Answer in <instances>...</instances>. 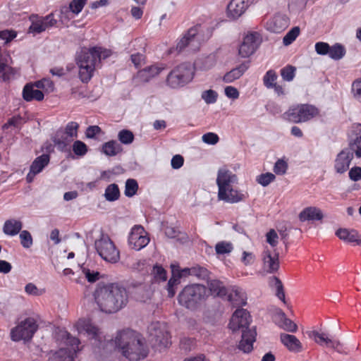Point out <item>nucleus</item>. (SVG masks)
<instances>
[{
    "instance_id": "obj_27",
    "label": "nucleus",
    "mask_w": 361,
    "mask_h": 361,
    "mask_svg": "<svg viewBox=\"0 0 361 361\" xmlns=\"http://www.w3.org/2000/svg\"><path fill=\"white\" fill-rule=\"evenodd\" d=\"M256 335L255 329L243 331L242 338L238 345V349L245 353H250L253 349V343L255 341Z\"/></svg>"
},
{
    "instance_id": "obj_63",
    "label": "nucleus",
    "mask_w": 361,
    "mask_h": 361,
    "mask_svg": "<svg viewBox=\"0 0 361 361\" xmlns=\"http://www.w3.org/2000/svg\"><path fill=\"white\" fill-rule=\"evenodd\" d=\"M348 176H349V178L354 182L360 180H361V167L353 166L350 169H349Z\"/></svg>"
},
{
    "instance_id": "obj_17",
    "label": "nucleus",
    "mask_w": 361,
    "mask_h": 361,
    "mask_svg": "<svg viewBox=\"0 0 361 361\" xmlns=\"http://www.w3.org/2000/svg\"><path fill=\"white\" fill-rule=\"evenodd\" d=\"M307 334L312 338L317 344L331 348L336 351L342 352V344L338 340L329 338L325 334L317 331H307Z\"/></svg>"
},
{
    "instance_id": "obj_35",
    "label": "nucleus",
    "mask_w": 361,
    "mask_h": 361,
    "mask_svg": "<svg viewBox=\"0 0 361 361\" xmlns=\"http://www.w3.org/2000/svg\"><path fill=\"white\" fill-rule=\"evenodd\" d=\"M23 97L27 102L32 100L42 101L44 99V93L39 90H35L34 85L27 84L23 90Z\"/></svg>"
},
{
    "instance_id": "obj_60",
    "label": "nucleus",
    "mask_w": 361,
    "mask_h": 361,
    "mask_svg": "<svg viewBox=\"0 0 361 361\" xmlns=\"http://www.w3.org/2000/svg\"><path fill=\"white\" fill-rule=\"evenodd\" d=\"M219 140V136L214 133H207L202 136V142L208 145H215Z\"/></svg>"
},
{
    "instance_id": "obj_54",
    "label": "nucleus",
    "mask_w": 361,
    "mask_h": 361,
    "mask_svg": "<svg viewBox=\"0 0 361 361\" xmlns=\"http://www.w3.org/2000/svg\"><path fill=\"white\" fill-rule=\"evenodd\" d=\"M216 63L214 55H209L202 59L200 68L202 71H208L212 68Z\"/></svg>"
},
{
    "instance_id": "obj_51",
    "label": "nucleus",
    "mask_w": 361,
    "mask_h": 361,
    "mask_svg": "<svg viewBox=\"0 0 361 361\" xmlns=\"http://www.w3.org/2000/svg\"><path fill=\"white\" fill-rule=\"evenodd\" d=\"M218 97V94L213 90H204L201 94V98L207 104H214Z\"/></svg>"
},
{
    "instance_id": "obj_25",
    "label": "nucleus",
    "mask_w": 361,
    "mask_h": 361,
    "mask_svg": "<svg viewBox=\"0 0 361 361\" xmlns=\"http://www.w3.org/2000/svg\"><path fill=\"white\" fill-rule=\"evenodd\" d=\"M197 27H192L188 30L187 33L178 42L176 49L181 51L187 46L191 47L195 49L197 47Z\"/></svg>"
},
{
    "instance_id": "obj_1",
    "label": "nucleus",
    "mask_w": 361,
    "mask_h": 361,
    "mask_svg": "<svg viewBox=\"0 0 361 361\" xmlns=\"http://www.w3.org/2000/svg\"><path fill=\"white\" fill-rule=\"evenodd\" d=\"M92 295V307L109 314L118 312L128 302L126 288L117 284L106 283L104 281L96 283Z\"/></svg>"
},
{
    "instance_id": "obj_43",
    "label": "nucleus",
    "mask_w": 361,
    "mask_h": 361,
    "mask_svg": "<svg viewBox=\"0 0 361 361\" xmlns=\"http://www.w3.org/2000/svg\"><path fill=\"white\" fill-rule=\"evenodd\" d=\"M75 327L80 336H89L90 335V319H80L75 324Z\"/></svg>"
},
{
    "instance_id": "obj_32",
    "label": "nucleus",
    "mask_w": 361,
    "mask_h": 361,
    "mask_svg": "<svg viewBox=\"0 0 361 361\" xmlns=\"http://www.w3.org/2000/svg\"><path fill=\"white\" fill-rule=\"evenodd\" d=\"M336 235L342 240L350 243L361 244V235L355 230H349L347 228H340L336 233Z\"/></svg>"
},
{
    "instance_id": "obj_37",
    "label": "nucleus",
    "mask_w": 361,
    "mask_h": 361,
    "mask_svg": "<svg viewBox=\"0 0 361 361\" xmlns=\"http://www.w3.org/2000/svg\"><path fill=\"white\" fill-rule=\"evenodd\" d=\"M122 151L121 145L115 140L105 142L102 145V152L109 157L116 156Z\"/></svg>"
},
{
    "instance_id": "obj_64",
    "label": "nucleus",
    "mask_w": 361,
    "mask_h": 361,
    "mask_svg": "<svg viewBox=\"0 0 361 361\" xmlns=\"http://www.w3.org/2000/svg\"><path fill=\"white\" fill-rule=\"evenodd\" d=\"M352 92L355 98L361 102V79H357L353 82Z\"/></svg>"
},
{
    "instance_id": "obj_30",
    "label": "nucleus",
    "mask_w": 361,
    "mask_h": 361,
    "mask_svg": "<svg viewBox=\"0 0 361 361\" xmlns=\"http://www.w3.org/2000/svg\"><path fill=\"white\" fill-rule=\"evenodd\" d=\"M92 345H94V353H100L105 348V336L103 332L97 326L92 325Z\"/></svg>"
},
{
    "instance_id": "obj_10",
    "label": "nucleus",
    "mask_w": 361,
    "mask_h": 361,
    "mask_svg": "<svg viewBox=\"0 0 361 361\" xmlns=\"http://www.w3.org/2000/svg\"><path fill=\"white\" fill-rule=\"evenodd\" d=\"M150 239L148 233L140 225L133 226L128 234V245L130 248L139 251L145 247Z\"/></svg>"
},
{
    "instance_id": "obj_12",
    "label": "nucleus",
    "mask_w": 361,
    "mask_h": 361,
    "mask_svg": "<svg viewBox=\"0 0 361 361\" xmlns=\"http://www.w3.org/2000/svg\"><path fill=\"white\" fill-rule=\"evenodd\" d=\"M90 48L82 47L76 56V63L79 68V78L82 82L90 80Z\"/></svg>"
},
{
    "instance_id": "obj_24",
    "label": "nucleus",
    "mask_w": 361,
    "mask_h": 361,
    "mask_svg": "<svg viewBox=\"0 0 361 361\" xmlns=\"http://www.w3.org/2000/svg\"><path fill=\"white\" fill-rule=\"evenodd\" d=\"M289 25L288 18L283 14H276L267 23V29L274 33L284 31Z\"/></svg>"
},
{
    "instance_id": "obj_50",
    "label": "nucleus",
    "mask_w": 361,
    "mask_h": 361,
    "mask_svg": "<svg viewBox=\"0 0 361 361\" xmlns=\"http://www.w3.org/2000/svg\"><path fill=\"white\" fill-rule=\"evenodd\" d=\"M35 85L37 88L43 89L47 92H52L54 90V84L49 78H43L37 81Z\"/></svg>"
},
{
    "instance_id": "obj_40",
    "label": "nucleus",
    "mask_w": 361,
    "mask_h": 361,
    "mask_svg": "<svg viewBox=\"0 0 361 361\" xmlns=\"http://www.w3.org/2000/svg\"><path fill=\"white\" fill-rule=\"evenodd\" d=\"M104 196L109 202H114L118 200L120 197L118 186L115 183L109 185L105 189Z\"/></svg>"
},
{
    "instance_id": "obj_39",
    "label": "nucleus",
    "mask_w": 361,
    "mask_h": 361,
    "mask_svg": "<svg viewBox=\"0 0 361 361\" xmlns=\"http://www.w3.org/2000/svg\"><path fill=\"white\" fill-rule=\"evenodd\" d=\"M209 288L213 295L217 296H224L227 293V290L223 283L219 280H211L209 282Z\"/></svg>"
},
{
    "instance_id": "obj_62",
    "label": "nucleus",
    "mask_w": 361,
    "mask_h": 361,
    "mask_svg": "<svg viewBox=\"0 0 361 361\" xmlns=\"http://www.w3.org/2000/svg\"><path fill=\"white\" fill-rule=\"evenodd\" d=\"M314 48L319 55H326L329 52L330 46L326 42H319L315 44Z\"/></svg>"
},
{
    "instance_id": "obj_7",
    "label": "nucleus",
    "mask_w": 361,
    "mask_h": 361,
    "mask_svg": "<svg viewBox=\"0 0 361 361\" xmlns=\"http://www.w3.org/2000/svg\"><path fill=\"white\" fill-rule=\"evenodd\" d=\"M149 342L152 348L161 350L171 345L170 335L166 324L156 322L148 326Z\"/></svg>"
},
{
    "instance_id": "obj_2",
    "label": "nucleus",
    "mask_w": 361,
    "mask_h": 361,
    "mask_svg": "<svg viewBox=\"0 0 361 361\" xmlns=\"http://www.w3.org/2000/svg\"><path fill=\"white\" fill-rule=\"evenodd\" d=\"M113 341L116 349L130 361L143 360L149 354V348L145 338L135 331H120Z\"/></svg>"
},
{
    "instance_id": "obj_13",
    "label": "nucleus",
    "mask_w": 361,
    "mask_h": 361,
    "mask_svg": "<svg viewBox=\"0 0 361 361\" xmlns=\"http://www.w3.org/2000/svg\"><path fill=\"white\" fill-rule=\"evenodd\" d=\"M354 155L351 149L344 148L338 152L333 162V169L336 174L345 173L350 169Z\"/></svg>"
},
{
    "instance_id": "obj_49",
    "label": "nucleus",
    "mask_w": 361,
    "mask_h": 361,
    "mask_svg": "<svg viewBox=\"0 0 361 361\" xmlns=\"http://www.w3.org/2000/svg\"><path fill=\"white\" fill-rule=\"evenodd\" d=\"M276 176L274 173L267 172L259 175L256 178V181L263 187H266L273 182Z\"/></svg>"
},
{
    "instance_id": "obj_19",
    "label": "nucleus",
    "mask_w": 361,
    "mask_h": 361,
    "mask_svg": "<svg viewBox=\"0 0 361 361\" xmlns=\"http://www.w3.org/2000/svg\"><path fill=\"white\" fill-rule=\"evenodd\" d=\"M279 268V254L269 249L264 251L262 255V269L266 273L274 274Z\"/></svg>"
},
{
    "instance_id": "obj_22",
    "label": "nucleus",
    "mask_w": 361,
    "mask_h": 361,
    "mask_svg": "<svg viewBox=\"0 0 361 361\" xmlns=\"http://www.w3.org/2000/svg\"><path fill=\"white\" fill-rule=\"evenodd\" d=\"M166 69L164 64H154L139 71L135 76L136 79L142 82H147L154 77L159 75Z\"/></svg>"
},
{
    "instance_id": "obj_9",
    "label": "nucleus",
    "mask_w": 361,
    "mask_h": 361,
    "mask_svg": "<svg viewBox=\"0 0 361 361\" xmlns=\"http://www.w3.org/2000/svg\"><path fill=\"white\" fill-rule=\"evenodd\" d=\"M38 329L35 319L27 317L11 331V338L13 341H30Z\"/></svg>"
},
{
    "instance_id": "obj_15",
    "label": "nucleus",
    "mask_w": 361,
    "mask_h": 361,
    "mask_svg": "<svg viewBox=\"0 0 361 361\" xmlns=\"http://www.w3.org/2000/svg\"><path fill=\"white\" fill-rule=\"evenodd\" d=\"M250 323V317L249 312L244 309L236 310L232 315L229 323V328L235 331L241 329L247 331Z\"/></svg>"
},
{
    "instance_id": "obj_5",
    "label": "nucleus",
    "mask_w": 361,
    "mask_h": 361,
    "mask_svg": "<svg viewBox=\"0 0 361 361\" xmlns=\"http://www.w3.org/2000/svg\"><path fill=\"white\" fill-rule=\"evenodd\" d=\"M318 114V109L313 105L296 104L291 106L282 116L286 121L299 123L307 122Z\"/></svg>"
},
{
    "instance_id": "obj_42",
    "label": "nucleus",
    "mask_w": 361,
    "mask_h": 361,
    "mask_svg": "<svg viewBox=\"0 0 361 361\" xmlns=\"http://www.w3.org/2000/svg\"><path fill=\"white\" fill-rule=\"evenodd\" d=\"M345 49L344 46L336 43L330 46L329 56L334 60H340L345 55Z\"/></svg>"
},
{
    "instance_id": "obj_26",
    "label": "nucleus",
    "mask_w": 361,
    "mask_h": 361,
    "mask_svg": "<svg viewBox=\"0 0 361 361\" xmlns=\"http://www.w3.org/2000/svg\"><path fill=\"white\" fill-rule=\"evenodd\" d=\"M49 162V155L43 154L41 156L37 157L30 166V172L27 175L26 179L28 183H31L35 175L40 173L43 169Z\"/></svg>"
},
{
    "instance_id": "obj_36",
    "label": "nucleus",
    "mask_w": 361,
    "mask_h": 361,
    "mask_svg": "<svg viewBox=\"0 0 361 361\" xmlns=\"http://www.w3.org/2000/svg\"><path fill=\"white\" fill-rule=\"evenodd\" d=\"M23 228V223L16 219H10L4 222L3 231L6 235L13 236L17 235Z\"/></svg>"
},
{
    "instance_id": "obj_3",
    "label": "nucleus",
    "mask_w": 361,
    "mask_h": 361,
    "mask_svg": "<svg viewBox=\"0 0 361 361\" xmlns=\"http://www.w3.org/2000/svg\"><path fill=\"white\" fill-rule=\"evenodd\" d=\"M56 339L67 348H61L59 350L51 353L48 361H74V355L80 350L79 339L72 336L65 330H59Z\"/></svg>"
},
{
    "instance_id": "obj_44",
    "label": "nucleus",
    "mask_w": 361,
    "mask_h": 361,
    "mask_svg": "<svg viewBox=\"0 0 361 361\" xmlns=\"http://www.w3.org/2000/svg\"><path fill=\"white\" fill-rule=\"evenodd\" d=\"M138 190V184L136 180L129 178L126 181L124 194L128 197L134 196Z\"/></svg>"
},
{
    "instance_id": "obj_33",
    "label": "nucleus",
    "mask_w": 361,
    "mask_h": 361,
    "mask_svg": "<svg viewBox=\"0 0 361 361\" xmlns=\"http://www.w3.org/2000/svg\"><path fill=\"white\" fill-rule=\"evenodd\" d=\"M249 68V64L247 62L242 63L238 66L227 72L223 77V81L226 83L233 82L239 79Z\"/></svg>"
},
{
    "instance_id": "obj_11",
    "label": "nucleus",
    "mask_w": 361,
    "mask_h": 361,
    "mask_svg": "<svg viewBox=\"0 0 361 361\" xmlns=\"http://www.w3.org/2000/svg\"><path fill=\"white\" fill-rule=\"evenodd\" d=\"M261 42V36L258 32H252L247 34L239 47V55L242 58L250 56L256 51Z\"/></svg>"
},
{
    "instance_id": "obj_59",
    "label": "nucleus",
    "mask_w": 361,
    "mask_h": 361,
    "mask_svg": "<svg viewBox=\"0 0 361 361\" xmlns=\"http://www.w3.org/2000/svg\"><path fill=\"white\" fill-rule=\"evenodd\" d=\"M308 0H290L288 6L293 11L302 10L305 8Z\"/></svg>"
},
{
    "instance_id": "obj_57",
    "label": "nucleus",
    "mask_w": 361,
    "mask_h": 361,
    "mask_svg": "<svg viewBox=\"0 0 361 361\" xmlns=\"http://www.w3.org/2000/svg\"><path fill=\"white\" fill-rule=\"evenodd\" d=\"M295 68L293 66H286L281 69V75L282 78L286 81H291L295 77Z\"/></svg>"
},
{
    "instance_id": "obj_31",
    "label": "nucleus",
    "mask_w": 361,
    "mask_h": 361,
    "mask_svg": "<svg viewBox=\"0 0 361 361\" xmlns=\"http://www.w3.org/2000/svg\"><path fill=\"white\" fill-rule=\"evenodd\" d=\"M298 217L302 222L307 221H319L323 218V213L318 207H307L300 212Z\"/></svg>"
},
{
    "instance_id": "obj_61",
    "label": "nucleus",
    "mask_w": 361,
    "mask_h": 361,
    "mask_svg": "<svg viewBox=\"0 0 361 361\" xmlns=\"http://www.w3.org/2000/svg\"><path fill=\"white\" fill-rule=\"evenodd\" d=\"M278 240L279 236L274 229H271L266 234V240L272 247H274L277 245Z\"/></svg>"
},
{
    "instance_id": "obj_56",
    "label": "nucleus",
    "mask_w": 361,
    "mask_h": 361,
    "mask_svg": "<svg viewBox=\"0 0 361 361\" xmlns=\"http://www.w3.org/2000/svg\"><path fill=\"white\" fill-rule=\"evenodd\" d=\"M73 151L78 156H83L87 152V147L84 142L77 140L73 145Z\"/></svg>"
},
{
    "instance_id": "obj_23",
    "label": "nucleus",
    "mask_w": 361,
    "mask_h": 361,
    "mask_svg": "<svg viewBox=\"0 0 361 361\" xmlns=\"http://www.w3.org/2000/svg\"><path fill=\"white\" fill-rule=\"evenodd\" d=\"M248 6V0H231L227 6V16L231 19H237L245 12Z\"/></svg>"
},
{
    "instance_id": "obj_28",
    "label": "nucleus",
    "mask_w": 361,
    "mask_h": 361,
    "mask_svg": "<svg viewBox=\"0 0 361 361\" xmlns=\"http://www.w3.org/2000/svg\"><path fill=\"white\" fill-rule=\"evenodd\" d=\"M228 300L235 307L246 305L247 296L245 291L239 287H232L228 293Z\"/></svg>"
},
{
    "instance_id": "obj_55",
    "label": "nucleus",
    "mask_w": 361,
    "mask_h": 361,
    "mask_svg": "<svg viewBox=\"0 0 361 361\" xmlns=\"http://www.w3.org/2000/svg\"><path fill=\"white\" fill-rule=\"evenodd\" d=\"M152 274L155 280L157 281H165L167 279L166 271L161 266H154L153 267Z\"/></svg>"
},
{
    "instance_id": "obj_20",
    "label": "nucleus",
    "mask_w": 361,
    "mask_h": 361,
    "mask_svg": "<svg viewBox=\"0 0 361 361\" xmlns=\"http://www.w3.org/2000/svg\"><path fill=\"white\" fill-rule=\"evenodd\" d=\"M245 198L246 195L235 189L233 186L218 190V199L228 203H237Z\"/></svg>"
},
{
    "instance_id": "obj_53",
    "label": "nucleus",
    "mask_w": 361,
    "mask_h": 361,
    "mask_svg": "<svg viewBox=\"0 0 361 361\" xmlns=\"http://www.w3.org/2000/svg\"><path fill=\"white\" fill-rule=\"evenodd\" d=\"M19 237L20 243L23 247L30 248L32 245V237L29 231L26 230L22 231Z\"/></svg>"
},
{
    "instance_id": "obj_58",
    "label": "nucleus",
    "mask_w": 361,
    "mask_h": 361,
    "mask_svg": "<svg viewBox=\"0 0 361 361\" xmlns=\"http://www.w3.org/2000/svg\"><path fill=\"white\" fill-rule=\"evenodd\" d=\"M273 281L274 282V286L276 288V296L279 300L283 301V303H286L285 293L281 281L276 277L273 279Z\"/></svg>"
},
{
    "instance_id": "obj_47",
    "label": "nucleus",
    "mask_w": 361,
    "mask_h": 361,
    "mask_svg": "<svg viewBox=\"0 0 361 361\" xmlns=\"http://www.w3.org/2000/svg\"><path fill=\"white\" fill-rule=\"evenodd\" d=\"M29 31L35 34H39L44 31L43 23L40 17L37 16L32 17V24L29 27Z\"/></svg>"
},
{
    "instance_id": "obj_16",
    "label": "nucleus",
    "mask_w": 361,
    "mask_h": 361,
    "mask_svg": "<svg viewBox=\"0 0 361 361\" xmlns=\"http://www.w3.org/2000/svg\"><path fill=\"white\" fill-rule=\"evenodd\" d=\"M349 147L357 158H361V123L352 125L349 133Z\"/></svg>"
},
{
    "instance_id": "obj_34",
    "label": "nucleus",
    "mask_w": 361,
    "mask_h": 361,
    "mask_svg": "<svg viewBox=\"0 0 361 361\" xmlns=\"http://www.w3.org/2000/svg\"><path fill=\"white\" fill-rule=\"evenodd\" d=\"M111 54L110 50L102 47H92V69L99 67L101 61L109 57Z\"/></svg>"
},
{
    "instance_id": "obj_4",
    "label": "nucleus",
    "mask_w": 361,
    "mask_h": 361,
    "mask_svg": "<svg viewBox=\"0 0 361 361\" xmlns=\"http://www.w3.org/2000/svg\"><path fill=\"white\" fill-rule=\"evenodd\" d=\"M207 288L201 284L186 286L178 295V302L188 309H195L207 297Z\"/></svg>"
},
{
    "instance_id": "obj_45",
    "label": "nucleus",
    "mask_w": 361,
    "mask_h": 361,
    "mask_svg": "<svg viewBox=\"0 0 361 361\" xmlns=\"http://www.w3.org/2000/svg\"><path fill=\"white\" fill-rule=\"evenodd\" d=\"M180 279L175 271L172 272V276L167 283V291L169 297L172 298L175 295V287L180 283Z\"/></svg>"
},
{
    "instance_id": "obj_41",
    "label": "nucleus",
    "mask_w": 361,
    "mask_h": 361,
    "mask_svg": "<svg viewBox=\"0 0 361 361\" xmlns=\"http://www.w3.org/2000/svg\"><path fill=\"white\" fill-rule=\"evenodd\" d=\"M233 245L230 241L222 240L215 245V252L217 255H229L233 250Z\"/></svg>"
},
{
    "instance_id": "obj_6",
    "label": "nucleus",
    "mask_w": 361,
    "mask_h": 361,
    "mask_svg": "<svg viewBox=\"0 0 361 361\" xmlns=\"http://www.w3.org/2000/svg\"><path fill=\"white\" fill-rule=\"evenodd\" d=\"M194 71L190 63H181L168 74L166 85L173 89L182 87L193 78Z\"/></svg>"
},
{
    "instance_id": "obj_14",
    "label": "nucleus",
    "mask_w": 361,
    "mask_h": 361,
    "mask_svg": "<svg viewBox=\"0 0 361 361\" xmlns=\"http://www.w3.org/2000/svg\"><path fill=\"white\" fill-rule=\"evenodd\" d=\"M79 125L76 122L68 123L64 130H58L54 137V142L60 148L65 147L78 135Z\"/></svg>"
},
{
    "instance_id": "obj_48",
    "label": "nucleus",
    "mask_w": 361,
    "mask_h": 361,
    "mask_svg": "<svg viewBox=\"0 0 361 361\" xmlns=\"http://www.w3.org/2000/svg\"><path fill=\"white\" fill-rule=\"evenodd\" d=\"M300 34V28L298 27H293L288 31L283 39L284 45L288 46L292 44Z\"/></svg>"
},
{
    "instance_id": "obj_52",
    "label": "nucleus",
    "mask_w": 361,
    "mask_h": 361,
    "mask_svg": "<svg viewBox=\"0 0 361 361\" xmlns=\"http://www.w3.org/2000/svg\"><path fill=\"white\" fill-rule=\"evenodd\" d=\"M119 141L124 145H130L134 140L133 133L128 130H122L118 134Z\"/></svg>"
},
{
    "instance_id": "obj_21",
    "label": "nucleus",
    "mask_w": 361,
    "mask_h": 361,
    "mask_svg": "<svg viewBox=\"0 0 361 361\" xmlns=\"http://www.w3.org/2000/svg\"><path fill=\"white\" fill-rule=\"evenodd\" d=\"M87 0H72L68 6H63L61 8V20L64 22L73 18L74 15L78 14Z\"/></svg>"
},
{
    "instance_id": "obj_8",
    "label": "nucleus",
    "mask_w": 361,
    "mask_h": 361,
    "mask_svg": "<svg viewBox=\"0 0 361 361\" xmlns=\"http://www.w3.org/2000/svg\"><path fill=\"white\" fill-rule=\"evenodd\" d=\"M94 247L104 261L111 264L119 261L120 251L107 234L102 233L99 238L95 240Z\"/></svg>"
},
{
    "instance_id": "obj_46",
    "label": "nucleus",
    "mask_w": 361,
    "mask_h": 361,
    "mask_svg": "<svg viewBox=\"0 0 361 361\" xmlns=\"http://www.w3.org/2000/svg\"><path fill=\"white\" fill-rule=\"evenodd\" d=\"M276 79L277 75L276 72L273 70H269L263 77V83L267 88L271 89L276 84Z\"/></svg>"
},
{
    "instance_id": "obj_38",
    "label": "nucleus",
    "mask_w": 361,
    "mask_h": 361,
    "mask_svg": "<svg viewBox=\"0 0 361 361\" xmlns=\"http://www.w3.org/2000/svg\"><path fill=\"white\" fill-rule=\"evenodd\" d=\"M279 315L280 317V322L279 326L283 329V330L289 332H296L298 330V326L295 323H294L292 320L287 318L285 313L281 310L279 312Z\"/></svg>"
},
{
    "instance_id": "obj_29",
    "label": "nucleus",
    "mask_w": 361,
    "mask_h": 361,
    "mask_svg": "<svg viewBox=\"0 0 361 361\" xmlns=\"http://www.w3.org/2000/svg\"><path fill=\"white\" fill-rule=\"evenodd\" d=\"M280 341L291 352L299 353L302 350L301 342L293 335L285 333L281 334Z\"/></svg>"
},
{
    "instance_id": "obj_18",
    "label": "nucleus",
    "mask_w": 361,
    "mask_h": 361,
    "mask_svg": "<svg viewBox=\"0 0 361 361\" xmlns=\"http://www.w3.org/2000/svg\"><path fill=\"white\" fill-rule=\"evenodd\" d=\"M237 183V176L227 168L223 167L218 170L216 176V185L218 186V190L232 187Z\"/></svg>"
}]
</instances>
